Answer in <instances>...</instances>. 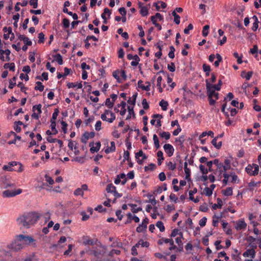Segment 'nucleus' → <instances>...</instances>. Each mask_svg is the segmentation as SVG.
<instances>
[{"label":"nucleus","instance_id":"f257e3e1","mask_svg":"<svg viewBox=\"0 0 261 261\" xmlns=\"http://www.w3.org/2000/svg\"><path fill=\"white\" fill-rule=\"evenodd\" d=\"M39 215L35 212L28 213L17 219V223L21 227L29 228L39 220Z\"/></svg>","mask_w":261,"mask_h":261},{"label":"nucleus","instance_id":"f03ea898","mask_svg":"<svg viewBox=\"0 0 261 261\" xmlns=\"http://www.w3.org/2000/svg\"><path fill=\"white\" fill-rule=\"evenodd\" d=\"M34 241V239L31 237L20 234L17 236L16 239L12 244V248L15 250H20L23 245L30 244Z\"/></svg>","mask_w":261,"mask_h":261},{"label":"nucleus","instance_id":"7ed1b4c3","mask_svg":"<svg viewBox=\"0 0 261 261\" xmlns=\"http://www.w3.org/2000/svg\"><path fill=\"white\" fill-rule=\"evenodd\" d=\"M231 168V161L228 159H225L223 163L216 168L214 171V173L216 175L218 180H221L223 177L224 171H227Z\"/></svg>","mask_w":261,"mask_h":261},{"label":"nucleus","instance_id":"20e7f679","mask_svg":"<svg viewBox=\"0 0 261 261\" xmlns=\"http://www.w3.org/2000/svg\"><path fill=\"white\" fill-rule=\"evenodd\" d=\"M3 169L4 170L8 171H16L21 172L23 171L22 164L15 161L11 162L8 165H5Z\"/></svg>","mask_w":261,"mask_h":261},{"label":"nucleus","instance_id":"39448f33","mask_svg":"<svg viewBox=\"0 0 261 261\" xmlns=\"http://www.w3.org/2000/svg\"><path fill=\"white\" fill-rule=\"evenodd\" d=\"M0 186L2 188H15V184L9 176H2L0 178Z\"/></svg>","mask_w":261,"mask_h":261},{"label":"nucleus","instance_id":"423d86ee","mask_svg":"<svg viewBox=\"0 0 261 261\" xmlns=\"http://www.w3.org/2000/svg\"><path fill=\"white\" fill-rule=\"evenodd\" d=\"M206 88L209 103L211 106H214L215 104V100L213 99V97L217 92H215V90L211 88L210 83L207 80H206Z\"/></svg>","mask_w":261,"mask_h":261},{"label":"nucleus","instance_id":"0eeeda50","mask_svg":"<svg viewBox=\"0 0 261 261\" xmlns=\"http://www.w3.org/2000/svg\"><path fill=\"white\" fill-rule=\"evenodd\" d=\"M245 170L250 176H256L258 174L259 166L255 164H249L246 167Z\"/></svg>","mask_w":261,"mask_h":261},{"label":"nucleus","instance_id":"6e6552de","mask_svg":"<svg viewBox=\"0 0 261 261\" xmlns=\"http://www.w3.org/2000/svg\"><path fill=\"white\" fill-rule=\"evenodd\" d=\"M22 192V190L20 189H18L16 190H7L3 191L2 193L3 197L4 198H10L14 197L17 195L21 194Z\"/></svg>","mask_w":261,"mask_h":261},{"label":"nucleus","instance_id":"1a4fd4ad","mask_svg":"<svg viewBox=\"0 0 261 261\" xmlns=\"http://www.w3.org/2000/svg\"><path fill=\"white\" fill-rule=\"evenodd\" d=\"M159 20H162L163 19V16L159 13H156L154 15L151 16L150 19L152 23L159 30L162 29V26L158 23L157 19Z\"/></svg>","mask_w":261,"mask_h":261},{"label":"nucleus","instance_id":"9d476101","mask_svg":"<svg viewBox=\"0 0 261 261\" xmlns=\"http://www.w3.org/2000/svg\"><path fill=\"white\" fill-rule=\"evenodd\" d=\"M135 158L137 160V163L139 165H142L145 160L147 159V156L143 153L142 150H139L136 153Z\"/></svg>","mask_w":261,"mask_h":261},{"label":"nucleus","instance_id":"9b49d317","mask_svg":"<svg viewBox=\"0 0 261 261\" xmlns=\"http://www.w3.org/2000/svg\"><path fill=\"white\" fill-rule=\"evenodd\" d=\"M223 162H220L219 160L218 159H216L213 161H211L206 162V165L208 167V171L212 172L213 171L212 169L213 165H215L216 166V168L219 166V165H221Z\"/></svg>","mask_w":261,"mask_h":261},{"label":"nucleus","instance_id":"f8f14e48","mask_svg":"<svg viewBox=\"0 0 261 261\" xmlns=\"http://www.w3.org/2000/svg\"><path fill=\"white\" fill-rule=\"evenodd\" d=\"M95 136V133L94 132H85L81 138V142L84 144H86L90 138H93Z\"/></svg>","mask_w":261,"mask_h":261},{"label":"nucleus","instance_id":"ddd939ff","mask_svg":"<svg viewBox=\"0 0 261 261\" xmlns=\"http://www.w3.org/2000/svg\"><path fill=\"white\" fill-rule=\"evenodd\" d=\"M149 220L147 218L143 219L141 224H140L136 228L138 232H142L147 228V225L148 223Z\"/></svg>","mask_w":261,"mask_h":261},{"label":"nucleus","instance_id":"4468645a","mask_svg":"<svg viewBox=\"0 0 261 261\" xmlns=\"http://www.w3.org/2000/svg\"><path fill=\"white\" fill-rule=\"evenodd\" d=\"M247 227V224L243 219H240L236 222L235 228L237 230L245 229Z\"/></svg>","mask_w":261,"mask_h":261},{"label":"nucleus","instance_id":"2eb2a0df","mask_svg":"<svg viewBox=\"0 0 261 261\" xmlns=\"http://www.w3.org/2000/svg\"><path fill=\"white\" fill-rule=\"evenodd\" d=\"M164 149L168 155L170 157L173 155L174 149L170 144H166L164 145Z\"/></svg>","mask_w":261,"mask_h":261},{"label":"nucleus","instance_id":"dca6fc26","mask_svg":"<svg viewBox=\"0 0 261 261\" xmlns=\"http://www.w3.org/2000/svg\"><path fill=\"white\" fill-rule=\"evenodd\" d=\"M96 146H94V143L90 142L89 143V146L90 147V151L92 153H94L95 152H97L99 150L101 146V143L99 141L96 142Z\"/></svg>","mask_w":261,"mask_h":261},{"label":"nucleus","instance_id":"f3484780","mask_svg":"<svg viewBox=\"0 0 261 261\" xmlns=\"http://www.w3.org/2000/svg\"><path fill=\"white\" fill-rule=\"evenodd\" d=\"M142 83H143V82L141 80H140V81H138V87L140 88L142 90L146 91H150V86H151L150 83L149 82H146L145 83V84H147L146 86H145V85H143Z\"/></svg>","mask_w":261,"mask_h":261},{"label":"nucleus","instance_id":"a211bd4d","mask_svg":"<svg viewBox=\"0 0 261 261\" xmlns=\"http://www.w3.org/2000/svg\"><path fill=\"white\" fill-rule=\"evenodd\" d=\"M243 255L244 257L250 256L251 258H254L255 256V251L254 249H247L243 253Z\"/></svg>","mask_w":261,"mask_h":261},{"label":"nucleus","instance_id":"6ab92c4d","mask_svg":"<svg viewBox=\"0 0 261 261\" xmlns=\"http://www.w3.org/2000/svg\"><path fill=\"white\" fill-rule=\"evenodd\" d=\"M184 170L186 173V179L187 180H190L191 170L189 168H188V163L186 162L184 163Z\"/></svg>","mask_w":261,"mask_h":261},{"label":"nucleus","instance_id":"aec40b11","mask_svg":"<svg viewBox=\"0 0 261 261\" xmlns=\"http://www.w3.org/2000/svg\"><path fill=\"white\" fill-rule=\"evenodd\" d=\"M116 147H115V143L114 141L111 142V146L110 147H108L106 148L105 150V152L108 154L110 152H113L115 151Z\"/></svg>","mask_w":261,"mask_h":261},{"label":"nucleus","instance_id":"412c9836","mask_svg":"<svg viewBox=\"0 0 261 261\" xmlns=\"http://www.w3.org/2000/svg\"><path fill=\"white\" fill-rule=\"evenodd\" d=\"M152 117L154 119H156V126L160 127L162 125L161 119L163 118L162 115L160 114H153Z\"/></svg>","mask_w":261,"mask_h":261},{"label":"nucleus","instance_id":"4be33fe9","mask_svg":"<svg viewBox=\"0 0 261 261\" xmlns=\"http://www.w3.org/2000/svg\"><path fill=\"white\" fill-rule=\"evenodd\" d=\"M252 19L254 20V22L253 23V26L252 27V30L253 31H255L257 29V28L258 27L259 21H258L257 17L256 15H254L252 17Z\"/></svg>","mask_w":261,"mask_h":261},{"label":"nucleus","instance_id":"5701e85b","mask_svg":"<svg viewBox=\"0 0 261 261\" xmlns=\"http://www.w3.org/2000/svg\"><path fill=\"white\" fill-rule=\"evenodd\" d=\"M67 86L68 88L77 87L79 89H81L82 88V82L79 83H68L67 84Z\"/></svg>","mask_w":261,"mask_h":261},{"label":"nucleus","instance_id":"b1692460","mask_svg":"<svg viewBox=\"0 0 261 261\" xmlns=\"http://www.w3.org/2000/svg\"><path fill=\"white\" fill-rule=\"evenodd\" d=\"M157 156H158V165H161L164 160L163 152L161 150L158 151L157 152Z\"/></svg>","mask_w":261,"mask_h":261},{"label":"nucleus","instance_id":"393cba45","mask_svg":"<svg viewBox=\"0 0 261 261\" xmlns=\"http://www.w3.org/2000/svg\"><path fill=\"white\" fill-rule=\"evenodd\" d=\"M118 106V107H121V110L120 112V114L121 116H123L125 114L126 111V110L125 109V106H126L125 102L124 101H122Z\"/></svg>","mask_w":261,"mask_h":261},{"label":"nucleus","instance_id":"a878e982","mask_svg":"<svg viewBox=\"0 0 261 261\" xmlns=\"http://www.w3.org/2000/svg\"><path fill=\"white\" fill-rule=\"evenodd\" d=\"M253 72L252 71H248L246 73L245 71H242L241 76L244 77L246 80H249L252 75Z\"/></svg>","mask_w":261,"mask_h":261},{"label":"nucleus","instance_id":"bb28decb","mask_svg":"<svg viewBox=\"0 0 261 261\" xmlns=\"http://www.w3.org/2000/svg\"><path fill=\"white\" fill-rule=\"evenodd\" d=\"M230 177H231V180L230 181L231 182L238 184L240 182V179H239L238 176L234 172H231Z\"/></svg>","mask_w":261,"mask_h":261},{"label":"nucleus","instance_id":"cd10ccee","mask_svg":"<svg viewBox=\"0 0 261 261\" xmlns=\"http://www.w3.org/2000/svg\"><path fill=\"white\" fill-rule=\"evenodd\" d=\"M223 204V202L220 198L217 199V203H215L212 206L213 210H216L217 208H221Z\"/></svg>","mask_w":261,"mask_h":261},{"label":"nucleus","instance_id":"c85d7f7f","mask_svg":"<svg viewBox=\"0 0 261 261\" xmlns=\"http://www.w3.org/2000/svg\"><path fill=\"white\" fill-rule=\"evenodd\" d=\"M22 125H23V123L20 121L14 122V129L17 133H19L21 131V128L20 126Z\"/></svg>","mask_w":261,"mask_h":261},{"label":"nucleus","instance_id":"c756f323","mask_svg":"<svg viewBox=\"0 0 261 261\" xmlns=\"http://www.w3.org/2000/svg\"><path fill=\"white\" fill-rule=\"evenodd\" d=\"M106 190L107 192L113 194L116 190V188L113 184H110L107 186Z\"/></svg>","mask_w":261,"mask_h":261},{"label":"nucleus","instance_id":"7c9ffc66","mask_svg":"<svg viewBox=\"0 0 261 261\" xmlns=\"http://www.w3.org/2000/svg\"><path fill=\"white\" fill-rule=\"evenodd\" d=\"M222 194L226 196H231L232 195V189L231 187H228L222 192Z\"/></svg>","mask_w":261,"mask_h":261},{"label":"nucleus","instance_id":"2f4dec72","mask_svg":"<svg viewBox=\"0 0 261 261\" xmlns=\"http://www.w3.org/2000/svg\"><path fill=\"white\" fill-rule=\"evenodd\" d=\"M128 114L126 118V120H129L131 118V115H132L134 117H135V114L134 111V108L131 107L130 106H128Z\"/></svg>","mask_w":261,"mask_h":261},{"label":"nucleus","instance_id":"473e14b6","mask_svg":"<svg viewBox=\"0 0 261 261\" xmlns=\"http://www.w3.org/2000/svg\"><path fill=\"white\" fill-rule=\"evenodd\" d=\"M53 57L55 59L56 61L58 62L59 65H62L63 63L62 57L60 54H57L53 56Z\"/></svg>","mask_w":261,"mask_h":261},{"label":"nucleus","instance_id":"72a5a7b5","mask_svg":"<svg viewBox=\"0 0 261 261\" xmlns=\"http://www.w3.org/2000/svg\"><path fill=\"white\" fill-rule=\"evenodd\" d=\"M163 243L173 244V240L170 239L162 238L158 241V244L162 245Z\"/></svg>","mask_w":261,"mask_h":261},{"label":"nucleus","instance_id":"f704fd0d","mask_svg":"<svg viewBox=\"0 0 261 261\" xmlns=\"http://www.w3.org/2000/svg\"><path fill=\"white\" fill-rule=\"evenodd\" d=\"M172 15L174 16V21L177 24L180 23V16L176 13L175 11H173L172 12Z\"/></svg>","mask_w":261,"mask_h":261},{"label":"nucleus","instance_id":"c9c22d12","mask_svg":"<svg viewBox=\"0 0 261 261\" xmlns=\"http://www.w3.org/2000/svg\"><path fill=\"white\" fill-rule=\"evenodd\" d=\"M185 141V136L181 135L179 137L175 139V142L178 143V145L182 146H183V143Z\"/></svg>","mask_w":261,"mask_h":261},{"label":"nucleus","instance_id":"e433bc0d","mask_svg":"<svg viewBox=\"0 0 261 261\" xmlns=\"http://www.w3.org/2000/svg\"><path fill=\"white\" fill-rule=\"evenodd\" d=\"M5 68H9L10 71H14L15 69V64L14 63H6L4 65Z\"/></svg>","mask_w":261,"mask_h":261},{"label":"nucleus","instance_id":"4c0bfd02","mask_svg":"<svg viewBox=\"0 0 261 261\" xmlns=\"http://www.w3.org/2000/svg\"><path fill=\"white\" fill-rule=\"evenodd\" d=\"M161 138H165L166 140H168L170 138L171 135L168 132H163L159 134Z\"/></svg>","mask_w":261,"mask_h":261},{"label":"nucleus","instance_id":"58836bf2","mask_svg":"<svg viewBox=\"0 0 261 261\" xmlns=\"http://www.w3.org/2000/svg\"><path fill=\"white\" fill-rule=\"evenodd\" d=\"M159 105L162 107L163 111H166L167 110V107L168 103L167 101L162 99L159 103Z\"/></svg>","mask_w":261,"mask_h":261},{"label":"nucleus","instance_id":"ea45409f","mask_svg":"<svg viewBox=\"0 0 261 261\" xmlns=\"http://www.w3.org/2000/svg\"><path fill=\"white\" fill-rule=\"evenodd\" d=\"M36 86L35 87V89L36 90H39L40 92H42L44 90V86L42 85V83L40 82H37L36 83Z\"/></svg>","mask_w":261,"mask_h":261},{"label":"nucleus","instance_id":"a19ab883","mask_svg":"<svg viewBox=\"0 0 261 261\" xmlns=\"http://www.w3.org/2000/svg\"><path fill=\"white\" fill-rule=\"evenodd\" d=\"M153 140L154 141V144L155 148L156 149H159L160 147V145L158 136L155 134L153 135Z\"/></svg>","mask_w":261,"mask_h":261},{"label":"nucleus","instance_id":"79ce46f5","mask_svg":"<svg viewBox=\"0 0 261 261\" xmlns=\"http://www.w3.org/2000/svg\"><path fill=\"white\" fill-rule=\"evenodd\" d=\"M179 237L175 239V242L179 246L182 245V240L184 239L183 234L181 232H179Z\"/></svg>","mask_w":261,"mask_h":261},{"label":"nucleus","instance_id":"37998d69","mask_svg":"<svg viewBox=\"0 0 261 261\" xmlns=\"http://www.w3.org/2000/svg\"><path fill=\"white\" fill-rule=\"evenodd\" d=\"M156 226L158 228H159L161 232H163L165 231V228L163 223L162 221H158L156 223Z\"/></svg>","mask_w":261,"mask_h":261},{"label":"nucleus","instance_id":"c03bdc74","mask_svg":"<svg viewBox=\"0 0 261 261\" xmlns=\"http://www.w3.org/2000/svg\"><path fill=\"white\" fill-rule=\"evenodd\" d=\"M216 58L217 60L214 62V65L215 67H218L220 63L222 61V58L220 54H217Z\"/></svg>","mask_w":261,"mask_h":261},{"label":"nucleus","instance_id":"a18cd8bd","mask_svg":"<svg viewBox=\"0 0 261 261\" xmlns=\"http://www.w3.org/2000/svg\"><path fill=\"white\" fill-rule=\"evenodd\" d=\"M59 111L58 109H56L53 114L52 118L50 120V122H56V120L57 119V116L59 114Z\"/></svg>","mask_w":261,"mask_h":261},{"label":"nucleus","instance_id":"49530a36","mask_svg":"<svg viewBox=\"0 0 261 261\" xmlns=\"http://www.w3.org/2000/svg\"><path fill=\"white\" fill-rule=\"evenodd\" d=\"M106 13H108L109 17H110L111 14V11L108 8H105L103 10V12L101 14V18L103 19H106Z\"/></svg>","mask_w":261,"mask_h":261},{"label":"nucleus","instance_id":"de8ad7c7","mask_svg":"<svg viewBox=\"0 0 261 261\" xmlns=\"http://www.w3.org/2000/svg\"><path fill=\"white\" fill-rule=\"evenodd\" d=\"M140 14L142 16H146L148 14V10L147 7L144 6L141 7L140 10Z\"/></svg>","mask_w":261,"mask_h":261},{"label":"nucleus","instance_id":"09e8293b","mask_svg":"<svg viewBox=\"0 0 261 261\" xmlns=\"http://www.w3.org/2000/svg\"><path fill=\"white\" fill-rule=\"evenodd\" d=\"M62 24L63 25V27L65 29H67L69 27L70 25V22L68 19L66 18H64L62 20Z\"/></svg>","mask_w":261,"mask_h":261},{"label":"nucleus","instance_id":"8fccbe9b","mask_svg":"<svg viewBox=\"0 0 261 261\" xmlns=\"http://www.w3.org/2000/svg\"><path fill=\"white\" fill-rule=\"evenodd\" d=\"M17 77L16 76H14L12 80L9 81V88L13 89V87L16 85V80Z\"/></svg>","mask_w":261,"mask_h":261},{"label":"nucleus","instance_id":"3c124183","mask_svg":"<svg viewBox=\"0 0 261 261\" xmlns=\"http://www.w3.org/2000/svg\"><path fill=\"white\" fill-rule=\"evenodd\" d=\"M210 28V26L208 25H205L203 27L202 30V35L204 37H206L208 34V29Z\"/></svg>","mask_w":261,"mask_h":261},{"label":"nucleus","instance_id":"603ef678","mask_svg":"<svg viewBox=\"0 0 261 261\" xmlns=\"http://www.w3.org/2000/svg\"><path fill=\"white\" fill-rule=\"evenodd\" d=\"M36 79L40 80H43H43L47 81L48 80V73L44 72L42 73L41 76H37Z\"/></svg>","mask_w":261,"mask_h":261},{"label":"nucleus","instance_id":"864d4df0","mask_svg":"<svg viewBox=\"0 0 261 261\" xmlns=\"http://www.w3.org/2000/svg\"><path fill=\"white\" fill-rule=\"evenodd\" d=\"M148 198H149V202L151 203L153 205H154L156 203V201L155 198L153 197L152 195L148 194L147 195Z\"/></svg>","mask_w":261,"mask_h":261},{"label":"nucleus","instance_id":"5fc2aeb1","mask_svg":"<svg viewBox=\"0 0 261 261\" xmlns=\"http://www.w3.org/2000/svg\"><path fill=\"white\" fill-rule=\"evenodd\" d=\"M105 105L109 108L111 109L114 106V102L111 101L109 98L106 100Z\"/></svg>","mask_w":261,"mask_h":261},{"label":"nucleus","instance_id":"6e6d98bb","mask_svg":"<svg viewBox=\"0 0 261 261\" xmlns=\"http://www.w3.org/2000/svg\"><path fill=\"white\" fill-rule=\"evenodd\" d=\"M56 122H51L50 127H51V129L53 131V135H56L58 132L57 129L56 128Z\"/></svg>","mask_w":261,"mask_h":261},{"label":"nucleus","instance_id":"4d7b16f0","mask_svg":"<svg viewBox=\"0 0 261 261\" xmlns=\"http://www.w3.org/2000/svg\"><path fill=\"white\" fill-rule=\"evenodd\" d=\"M203 192L205 195L208 196H211L213 194L212 189L208 187H206L204 188Z\"/></svg>","mask_w":261,"mask_h":261},{"label":"nucleus","instance_id":"13d9d810","mask_svg":"<svg viewBox=\"0 0 261 261\" xmlns=\"http://www.w3.org/2000/svg\"><path fill=\"white\" fill-rule=\"evenodd\" d=\"M129 206L133 207V208L132 210V211L133 213H137L140 211H141L142 210V208L140 207H138L137 208H135L134 207L136 206V204H129Z\"/></svg>","mask_w":261,"mask_h":261},{"label":"nucleus","instance_id":"bf43d9fd","mask_svg":"<svg viewBox=\"0 0 261 261\" xmlns=\"http://www.w3.org/2000/svg\"><path fill=\"white\" fill-rule=\"evenodd\" d=\"M74 194L75 196H83L84 195V192L83 190L80 188H77L74 192Z\"/></svg>","mask_w":261,"mask_h":261},{"label":"nucleus","instance_id":"052dcab7","mask_svg":"<svg viewBox=\"0 0 261 261\" xmlns=\"http://www.w3.org/2000/svg\"><path fill=\"white\" fill-rule=\"evenodd\" d=\"M38 38H39V40H38L39 43H44V34L42 32L39 33Z\"/></svg>","mask_w":261,"mask_h":261},{"label":"nucleus","instance_id":"680f3d73","mask_svg":"<svg viewBox=\"0 0 261 261\" xmlns=\"http://www.w3.org/2000/svg\"><path fill=\"white\" fill-rule=\"evenodd\" d=\"M119 73H120V72L118 70H115V71H114L113 72V77L117 80V82L118 83L120 82V78H119Z\"/></svg>","mask_w":261,"mask_h":261},{"label":"nucleus","instance_id":"e2e57ef3","mask_svg":"<svg viewBox=\"0 0 261 261\" xmlns=\"http://www.w3.org/2000/svg\"><path fill=\"white\" fill-rule=\"evenodd\" d=\"M197 190L196 188H195L193 190H191L189 191V199L190 200H193L194 199V196H193V195L194 194H195L196 193H197Z\"/></svg>","mask_w":261,"mask_h":261},{"label":"nucleus","instance_id":"0e129e2a","mask_svg":"<svg viewBox=\"0 0 261 261\" xmlns=\"http://www.w3.org/2000/svg\"><path fill=\"white\" fill-rule=\"evenodd\" d=\"M155 167V164L151 163L148 166H145L144 167V170L145 171H147L148 170H154Z\"/></svg>","mask_w":261,"mask_h":261},{"label":"nucleus","instance_id":"69168bd1","mask_svg":"<svg viewBox=\"0 0 261 261\" xmlns=\"http://www.w3.org/2000/svg\"><path fill=\"white\" fill-rule=\"evenodd\" d=\"M167 68L171 72H174L175 70V66L173 62H171L170 64H168Z\"/></svg>","mask_w":261,"mask_h":261},{"label":"nucleus","instance_id":"338daca9","mask_svg":"<svg viewBox=\"0 0 261 261\" xmlns=\"http://www.w3.org/2000/svg\"><path fill=\"white\" fill-rule=\"evenodd\" d=\"M207 219L206 217H203L199 221V225L201 227H204L206 225Z\"/></svg>","mask_w":261,"mask_h":261},{"label":"nucleus","instance_id":"774afa93","mask_svg":"<svg viewBox=\"0 0 261 261\" xmlns=\"http://www.w3.org/2000/svg\"><path fill=\"white\" fill-rule=\"evenodd\" d=\"M167 167L169 168V169L173 171L176 168V165L175 164H173L172 162H169L167 163Z\"/></svg>","mask_w":261,"mask_h":261}]
</instances>
